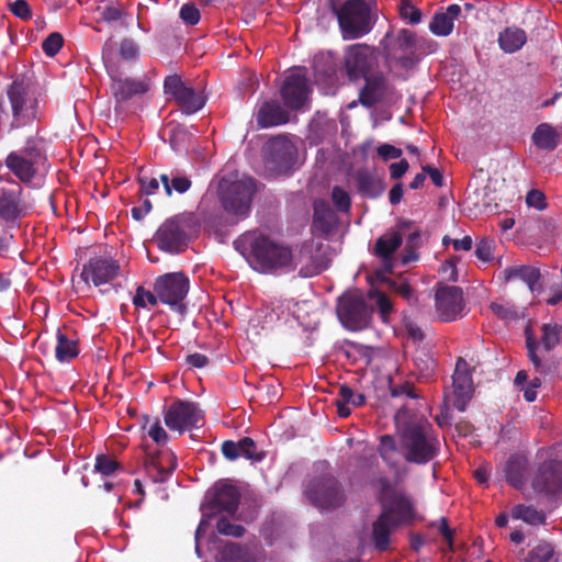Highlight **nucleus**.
Here are the masks:
<instances>
[{
    "instance_id": "1",
    "label": "nucleus",
    "mask_w": 562,
    "mask_h": 562,
    "mask_svg": "<svg viewBox=\"0 0 562 562\" xmlns=\"http://www.w3.org/2000/svg\"><path fill=\"white\" fill-rule=\"evenodd\" d=\"M235 248H249L248 260L262 273H286L295 270L292 248L265 234L247 233L234 241Z\"/></svg>"
},
{
    "instance_id": "2",
    "label": "nucleus",
    "mask_w": 562,
    "mask_h": 562,
    "mask_svg": "<svg viewBox=\"0 0 562 562\" xmlns=\"http://www.w3.org/2000/svg\"><path fill=\"white\" fill-rule=\"evenodd\" d=\"M400 447L404 459L409 463L426 464L440 451V440L426 419L412 420L401 430Z\"/></svg>"
},
{
    "instance_id": "3",
    "label": "nucleus",
    "mask_w": 562,
    "mask_h": 562,
    "mask_svg": "<svg viewBox=\"0 0 562 562\" xmlns=\"http://www.w3.org/2000/svg\"><path fill=\"white\" fill-rule=\"evenodd\" d=\"M199 223L194 213H180L166 220L155 234V241L159 249L179 254L184 251L189 241V234L195 232Z\"/></svg>"
},
{
    "instance_id": "4",
    "label": "nucleus",
    "mask_w": 562,
    "mask_h": 562,
    "mask_svg": "<svg viewBox=\"0 0 562 562\" xmlns=\"http://www.w3.org/2000/svg\"><path fill=\"white\" fill-rule=\"evenodd\" d=\"M34 204L20 182L8 181L7 186L0 188V224L7 228L18 226L20 220L32 212Z\"/></svg>"
},
{
    "instance_id": "5",
    "label": "nucleus",
    "mask_w": 562,
    "mask_h": 562,
    "mask_svg": "<svg viewBox=\"0 0 562 562\" xmlns=\"http://www.w3.org/2000/svg\"><path fill=\"white\" fill-rule=\"evenodd\" d=\"M337 20L345 40H356L373 29L371 10L364 0H346L337 11Z\"/></svg>"
},
{
    "instance_id": "6",
    "label": "nucleus",
    "mask_w": 562,
    "mask_h": 562,
    "mask_svg": "<svg viewBox=\"0 0 562 562\" xmlns=\"http://www.w3.org/2000/svg\"><path fill=\"white\" fill-rule=\"evenodd\" d=\"M373 307L359 292H347L339 296L336 314L341 325L352 331L367 328L372 319Z\"/></svg>"
},
{
    "instance_id": "7",
    "label": "nucleus",
    "mask_w": 562,
    "mask_h": 562,
    "mask_svg": "<svg viewBox=\"0 0 562 562\" xmlns=\"http://www.w3.org/2000/svg\"><path fill=\"white\" fill-rule=\"evenodd\" d=\"M257 191V182L251 177H243L239 180L221 186V201L224 210L237 216H247L250 211L254 194Z\"/></svg>"
},
{
    "instance_id": "8",
    "label": "nucleus",
    "mask_w": 562,
    "mask_h": 562,
    "mask_svg": "<svg viewBox=\"0 0 562 562\" xmlns=\"http://www.w3.org/2000/svg\"><path fill=\"white\" fill-rule=\"evenodd\" d=\"M189 278L184 272H169L159 276L154 283V290L162 304L169 305L180 315L187 311L183 300L189 292Z\"/></svg>"
},
{
    "instance_id": "9",
    "label": "nucleus",
    "mask_w": 562,
    "mask_h": 562,
    "mask_svg": "<svg viewBox=\"0 0 562 562\" xmlns=\"http://www.w3.org/2000/svg\"><path fill=\"white\" fill-rule=\"evenodd\" d=\"M305 495L313 505L324 509L337 508L346 498L341 484L330 473L311 480Z\"/></svg>"
},
{
    "instance_id": "10",
    "label": "nucleus",
    "mask_w": 562,
    "mask_h": 562,
    "mask_svg": "<svg viewBox=\"0 0 562 562\" xmlns=\"http://www.w3.org/2000/svg\"><path fill=\"white\" fill-rule=\"evenodd\" d=\"M165 425L172 431L182 435L193 428H198L200 423L204 420V412L198 403L176 400L165 411Z\"/></svg>"
},
{
    "instance_id": "11",
    "label": "nucleus",
    "mask_w": 562,
    "mask_h": 562,
    "mask_svg": "<svg viewBox=\"0 0 562 562\" xmlns=\"http://www.w3.org/2000/svg\"><path fill=\"white\" fill-rule=\"evenodd\" d=\"M239 499L240 493L235 485L225 481H218L209 491L201 510L203 516L209 519L222 512L232 515L237 512Z\"/></svg>"
},
{
    "instance_id": "12",
    "label": "nucleus",
    "mask_w": 562,
    "mask_h": 562,
    "mask_svg": "<svg viewBox=\"0 0 562 562\" xmlns=\"http://www.w3.org/2000/svg\"><path fill=\"white\" fill-rule=\"evenodd\" d=\"M531 487L535 493L549 499L562 495V461L550 459L541 462L533 474Z\"/></svg>"
},
{
    "instance_id": "13",
    "label": "nucleus",
    "mask_w": 562,
    "mask_h": 562,
    "mask_svg": "<svg viewBox=\"0 0 562 562\" xmlns=\"http://www.w3.org/2000/svg\"><path fill=\"white\" fill-rule=\"evenodd\" d=\"M263 154L268 170L274 173H286L295 164L297 150L288 138L277 136L267 142Z\"/></svg>"
},
{
    "instance_id": "14",
    "label": "nucleus",
    "mask_w": 562,
    "mask_h": 562,
    "mask_svg": "<svg viewBox=\"0 0 562 562\" xmlns=\"http://www.w3.org/2000/svg\"><path fill=\"white\" fill-rule=\"evenodd\" d=\"M164 89L165 93L171 95L186 114L196 113L206 102L203 91H195L188 87L178 75L167 76Z\"/></svg>"
},
{
    "instance_id": "15",
    "label": "nucleus",
    "mask_w": 562,
    "mask_h": 562,
    "mask_svg": "<svg viewBox=\"0 0 562 562\" xmlns=\"http://www.w3.org/2000/svg\"><path fill=\"white\" fill-rule=\"evenodd\" d=\"M323 244L314 239L304 240L294 254L295 268L301 265L299 274L311 278L322 273L329 266V258L322 252Z\"/></svg>"
},
{
    "instance_id": "16",
    "label": "nucleus",
    "mask_w": 562,
    "mask_h": 562,
    "mask_svg": "<svg viewBox=\"0 0 562 562\" xmlns=\"http://www.w3.org/2000/svg\"><path fill=\"white\" fill-rule=\"evenodd\" d=\"M375 63V50L367 44L350 45L345 52L344 68L350 81H357L371 74Z\"/></svg>"
},
{
    "instance_id": "17",
    "label": "nucleus",
    "mask_w": 562,
    "mask_h": 562,
    "mask_svg": "<svg viewBox=\"0 0 562 562\" xmlns=\"http://www.w3.org/2000/svg\"><path fill=\"white\" fill-rule=\"evenodd\" d=\"M311 93L312 88L306 75L301 69L286 75L280 87L283 104L292 111L301 110L308 101Z\"/></svg>"
},
{
    "instance_id": "18",
    "label": "nucleus",
    "mask_w": 562,
    "mask_h": 562,
    "mask_svg": "<svg viewBox=\"0 0 562 562\" xmlns=\"http://www.w3.org/2000/svg\"><path fill=\"white\" fill-rule=\"evenodd\" d=\"M122 268L117 260L110 257H92L82 267L81 279L94 286L113 282L122 276Z\"/></svg>"
},
{
    "instance_id": "19",
    "label": "nucleus",
    "mask_w": 562,
    "mask_h": 562,
    "mask_svg": "<svg viewBox=\"0 0 562 562\" xmlns=\"http://www.w3.org/2000/svg\"><path fill=\"white\" fill-rule=\"evenodd\" d=\"M380 505L381 514H386V518L393 520L395 526H409L416 519L414 499L405 491L393 492Z\"/></svg>"
},
{
    "instance_id": "20",
    "label": "nucleus",
    "mask_w": 562,
    "mask_h": 562,
    "mask_svg": "<svg viewBox=\"0 0 562 562\" xmlns=\"http://www.w3.org/2000/svg\"><path fill=\"white\" fill-rule=\"evenodd\" d=\"M362 79L364 85L359 91L358 101L367 109L384 102L393 93V86L382 71L371 72Z\"/></svg>"
},
{
    "instance_id": "21",
    "label": "nucleus",
    "mask_w": 562,
    "mask_h": 562,
    "mask_svg": "<svg viewBox=\"0 0 562 562\" xmlns=\"http://www.w3.org/2000/svg\"><path fill=\"white\" fill-rule=\"evenodd\" d=\"M435 307L441 321H456L463 310L462 289L439 283L435 293Z\"/></svg>"
},
{
    "instance_id": "22",
    "label": "nucleus",
    "mask_w": 562,
    "mask_h": 562,
    "mask_svg": "<svg viewBox=\"0 0 562 562\" xmlns=\"http://www.w3.org/2000/svg\"><path fill=\"white\" fill-rule=\"evenodd\" d=\"M452 404L460 411L464 412L469 402L473 396V380L469 363L459 358L456 363L454 373L452 375Z\"/></svg>"
},
{
    "instance_id": "23",
    "label": "nucleus",
    "mask_w": 562,
    "mask_h": 562,
    "mask_svg": "<svg viewBox=\"0 0 562 562\" xmlns=\"http://www.w3.org/2000/svg\"><path fill=\"white\" fill-rule=\"evenodd\" d=\"M144 467L154 483H164L176 470L177 458L169 449L146 451Z\"/></svg>"
},
{
    "instance_id": "24",
    "label": "nucleus",
    "mask_w": 562,
    "mask_h": 562,
    "mask_svg": "<svg viewBox=\"0 0 562 562\" xmlns=\"http://www.w3.org/2000/svg\"><path fill=\"white\" fill-rule=\"evenodd\" d=\"M413 225L412 221H400L396 231L390 229L376 239L373 254L383 260L387 271L392 269L391 260L394 252L403 243L402 232L409 229Z\"/></svg>"
},
{
    "instance_id": "25",
    "label": "nucleus",
    "mask_w": 562,
    "mask_h": 562,
    "mask_svg": "<svg viewBox=\"0 0 562 562\" xmlns=\"http://www.w3.org/2000/svg\"><path fill=\"white\" fill-rule=\"evenodd\" d=\"M108 74L111 78V90L117 103L128 101L134 95L144 94L148 86L142 81L123 77L115 67H108Z\"/></svg>"
},
{
    "instance_id": "26",
    "label": "nucleus",
    "mask_w": 562,
    "mask_h": 562,
    "mask_svg": "<svg viewBox=\"0 0 562 562\" xmlns=\"http://www.w3.org/2000/svg\"><path fill=\"white\" fill-rule=\"evenodd\" d=\"M288 110L276 100L265 101L256 114L257 125L261 128H268L285 124L290 121Z\"/></svg>"
},
{
    "instance_id": "27",
    "label": "nucleus",
    "mask_w": 562,
    "mask_h": 562,
    "mask_svg": "<svg viewBox=\"0 0 562 562\" xmlns=\"http://www.w3.org/2000/svg\"><path fill=\"white\" fill-rule=\"evenodd\" d=\"M528 459L524 454H512L504 463L503 473L506 482L515 488H521L526 482Z\"/></svg>"
},
{
    "instance_id": "28",
    "label": "nucleus",
    "mask_w": 562,
    "mask_h": 562,
    "mask_svg": "<svg viewBox=\"0 0 562 562\" xmlns=\"http://www.w3.org/2000/svg\"><path fill=\"white\" fill-rule=\"evenodd\" d=\"M355 180L358 192L367 199H376L381 196L386 189L384 180L367 169H359L356 172Z\"/></svg>"
},
{
    "instance_id": "29",
    "label": "nucleus",
    "mask_w": 562,
    "mask_h": 562,
    "mask_svg": "<svg viewBox=\"0 0 562 562\" xmlns=\"http://www.w3.org/2000/svg\"><path fill=\"white\" fill-rule=\"evenodd\" d=\"M4 164L5 167L20 180V182L25 184L31 183L41 170L34 164L15 151L8 154Z\"/></svg>"
},
{
    "instance_id": "30",
    "label": "nucleus",
    "mask_w": 562,
    "mask_h": 562,
    "mask_svg": "<svg viewBox=\"0 0 562 562\" xmlns=\"http://www.w3.org/2000/svg\"><path fill=\"white\" fill-rule=\"evenodd\" d=\"M503 273L506 282L514 279H519L528 285L532 293H539L541 291V272L539 268L532 266L508 267L504 270Z\"/></svg>"
},
{
    "instance_id": "31",
    "label": "nucleus",
    "mask_w": 562,
    "mask_h": 562,
    "mask_svg": "<svg viewBox=\"0 0 562 562\" xmlns=\"http://www.w3.org/2000/svg\"><path fill=\"white\" fill-rule=\"evenodd\" d=\"M461 14L459 4H450L446 12H438L434 15L429 30L437 36H448L453 30V22Z\"/></svg>"
},
{
    "instance_id": "32",
    "label": "nucleus",
    "mask_w": 562,
    "mask_h": 562,
    "mask_svg": "<svg viewBox=\"0 0 562 562\" xmlns=\"http://www.w3.org/2000/svg\"><path fill=\"white\" fill-rule=\"evenodd\" d=\"M395 526L393 520L386 518V514H381L372 524V542L374 548L381 552H384L390 547L391 533L398 528Z\"/></svg>"
},
{
    "instance_id": "33",
    "label": "nucleus",
    "mask_w": 562,
    "mask_h": 562,
    "mask_svg": "<svg viewBox=\"0 0 562 562\" xmlns=\"http://www.w3.org/2000/svg\"><path fill=\"white\" fill-rule=\"evenodd\" d=\"M533 145L541 150L553 151L560 143V133L549 123H540L531 135Z\"/></svg>"
},
{
    "instance_id": "34",
    "label": "nucleus",
    "mask_w": 562,
    "mask_h": 562,
    "mask_svg": "<svg viewBox=\"0 0 562 562\" xmlns=\"http://www.w3.org/2000/svg\"><path fill=\"white\" fill-rule=\"evenodd\" d=\"M498 45L507 54L519 50L527 42L526 32L519 27H506L498 35Z\"/></svg>"
},
{
    "instance_id": "35",
    "label": "nucleus",
    "mask_w": 562,
    "mask_h": 562,
    "mask_svg": "<svg viewBox=\"0 0 562 562\" xmlns=\"http://www.w3.org/2000/svg\"><path fill=\"white\" fill-rule=\"evenodd\" d=\"M7 94L11 104L12 115L19 121L26 106L27 89L23 80L15 79L7 90Z\"/></svg>"
},
{
    "instance_id": "36",
    "label": "nucleus",
    "mask_w": 562,
    "mask_h": 562,
    "mask_svg": "<svg viewBox=\"0 0 562 562\" xmlns=\"http://www.w3.org/2000/svg\"><path fill=\"white\" fill-rule=\"evenodd\" d=\"M336 216L326 202H318L314 205L313 226L321 233L328 235L334 231Z\"/></svg>"
},
{
    "instance_id": "37",
    "label": "nucleus",
    "mask_w": 562,
    "mask_h": 562,
    "mask_svg": "<svg viewBox=\"0 0 562 562\" xmlns=\"http://www.w3.org/2000/svg\"><path fill=\"white\" fill-rule=\"evenodd\" d=\"M57 345L55 347V357L59 362H69L79 355L78 340L68 337L60 329L56 334Z\"/></svg>"
},
{
    "instance_id": "38",
    "label": "nucleus",
    "mask_w": 562,
    "mask_h": 562,
    "mask_svg": "<svg viewBox=\"0 0 562 562\" xmlns=\"http://www.w3.org/2000/svg\"><path fill=\"white\" fill-rule=\"evenodd\" d=\"M159 180L168 196H171L173 192L183 194L192 187L191 179L178 171H171L170 175L161 173Z\"/></svg>"
},
{
    "instance_id": "39",
    "label": "nucleus",
    "mask_w": 562,
    "mask_h": 562,
    "mask_svg": "<svg viewBox=\"0 0 562 562\" xmlns=\"http://www.w3.org/2000/svg\"><path fill=\"white\" fill-rule=\"evenodd\" d=\"M510 515L513 519L522 520L531 526L544 525L547 521L546 513L532 505L518 504L512 508Z\"/></svg>"
},
{
    "instance_id": "40",
    "label": "nucleus",
    "mask_w": 562,
    "mask_h": 562,
    "mask_svg": "<svg viewBox=\"0 0 562 562\" xmlns=\"http://www.w3.org/2000/svg\"><path fill=\"white\" fill-rule=\"evenodd\" d=\"M14 151L26 158L40 169L44 167L47 160L42 140L37 138H27L24 146L20 150Z\"/></svg>"
},
{
    "instance_id": "41",
    "label": "nucleus",
    "mask_w": 562,
    "mask_h": 562,
    "mask_svg": "<svg viewBox=\"0 0 562 562\" xmlns=\"http://www.w3.org/2000/svg\"><path fill=\"white\" fill-rule=\"evenodd\" d=\"M97 12L100 15L98 22H104L106 24L120 22L121 25L127 26L124 21L127 13L121 3H113L112 1H109L104 5L98 7Z\"/></svg>"
},
{
    "instance_id": "42",
    "label": "nucleus",
    "mask_w": 562,
    "mask_h": 562,
    "mask_svg": "<svg viewBox=\"0 0 562 562\" xmlns=\"http://www.w3.org/2000/svg\"><path fill=\"white\" fill-rule=\"evenodd\" d=\"M378 452L381 459L385 462V464L390 468L397 467V443L393 436L383 435L380 437V443L378 447Z\"/></svg>"
},
{
    "instance_id": "43",
    "label": "nucleus",
    "mask_w": 562,
    "mask_h": 562,
    "mask_svg": "<svg viewBox=\"0 0 562 562\" xmlns=\"http://www.w3.org/2000/svg\"><path fill=\"white\" fill-rule=\"evenodd\" d=\"M525 336L528 359L533 364V368L537 372L540 374H547L549 372V368L542 362L541 358L537 353L538 342L532 334L530 326L525 328Z\"/></svg>"
},
{
    "instance_id": "44",
    "label": "nucleus",
    "mask_w": 562,
    "mask_h": 562,
    "mask_svg": "<svg viewBox=\"0 0 562 562\" xmlns=\"http://www.w3.org/2000/svg\"><path fill=\"white\" fill-rule=\"evenodd\" d=\"M562 327L559 324H543L541 326V344L546 351H551L559 345Z\"/></svg>"
},
{
    "instance_id": "45",
    "label": "nucleus",
    "mask_w": 562,
    "mask_h": 562,
    "mask_svg": "<svg viewBox=\"0 0 562 562\" xmlns=\"http://www.w3.org/2000/svg\"><path fill=\"white\" fill-rule=\"evenodd\" d=\"M554 557V547L548 541H540L526 558V562H551Z\"/></svg>"
},
{
    "instance_id": "46",
    "label": "nucleus",
    "mask_w": 562,
    "mask_h": 562,
    "mask_svg": "<svg viewBox=\"0 0 562 562\" xmlns=\"http://www.w3.org/2000/svg\"><path fill=\"white\" fill-rule=\"evenodd\" d=\"M223 558L227 562H257L241 546L229 542L224 547Z\"/></svg>"
},
{
    "instance_id": "47",
    "label": "nucleus",
    "mask_w": 562,
    "mask_h": 562,
    "mask_svg": "<svg viewBox=\"0 0 562 562\" xmlns=\"http://www.w3.org/2000/svg\"><path fill=\"white\" fill-rule=\"evenodd\" d=\"M236 449L238 458L244 457L248 460L257 462L263 459V454L257 452V445L250 437H244L236 441Z\"/></svg>"
},
{
    "instance_id": "48",
    "label": "nucleus",
    "mask_w": 562,
    "mask_h": 562,
    "mask_svg": "<svg viewBox=\"0 0 562 562\" xmlns=\"http://www.w3.org/2000/svg\"><path fill=\"white\" fill-rule=\"evenodd\" d=\"M413 361L419 375L427 378L434 372L435 360L429 352L425 350H417L414 355Z\"/></svg>"
},
{
    "instance_id": "49",
    "label": "nucleus",
    "mask_w": 562,
    "mask_h": 562,
    "mask_svg": "<svg viewBox=\"0 0 562 562\" xmlns=\"http://www.w3.org/2000/svg\"><path fill=\"white\" fill-rule=\"evenodd\" d=\"M120 467V462L111 456L101 453L95 457L94 471L104 476L113 474Z\"/></svg>"
},
{
    "instance_id": "50",
    "label": "nucleus",
    "mask_w": 562,
    "mask_h": 562,
    "mask_svg": "<svg viewBox=\"0 0 562 562\" xmlns=\"http://www.w3.org/2000/svg\"><path fill=\"white\" fill-rule=\"evenodd\" d=\"M158 301L159 295L155 292V290L151 292L142 285L136 288L135 295L133 297V304L137 308H145L147 304L155 306L157 305Z\"/></svg>"
},
{
    "instance_id": "51",
    "label": "nucleus",
    "mask_w": 562,
    "mask_h": 562,
    "mask_svg": "<svg viewBox=\"0 0 562 562\" xmlns=\"http://www.w3.org/2000/svg\"><path fill=\"white\" fill-rule=\"evenodd\" d=\"M372 485L378 487V502L381 504L387 499L393 492H401L402 490L394 488L391 480L386 475H379L372 480Z\"/></svg>"
},
{
    "instance_id": "52",
    "label": "nucleus",
    "mask_w": 562,
    "mask_h": 562,
    "mask_svg": "<svg viewBox=\"0 0 562 562\" xmlns=\"http://www.w3.org/2000/svg\"><path fill=\"white\" fill-rule=\"evenodd\" d=\"M216 529L221 535L234 538H240L246 532L245 527L231 522L226 517H222L217 520Z\"/></svg>"
},
{
    "instance_id": "53",
    "label": "nucleus",
    "mask_w": 562,
    "mask_h": 562,
    "mask_svg": "<svg viewBox=\"0 0 562 562\" xmlns=\"http://www.w3.org/2000/svg\"><path fill=\"white\" fill-rule=\"evenodd\" d=\"M415 34L406 29H402L395 38V46L397 49L406 53H412L415 47Z\"/></svg>"
},
{
    "instance_id": "54",
    "label": "nucleus",
    "mask_w": 562,
    "mask_h": 562,
    "mask_svg": "<svg viewBox=\"0 0 562 562\" xmlns=\"http://www.w3.org/2000/svg\"><path fill=\"white\" fill-rule=\"evenodd\" d=\"M64 38L60 33H50L42 43L43 52L49 56H55L63 47Z\"/></svg>"
},
{
    "instance_id": "55",
    "label": "nucleus",
    "mask_w": 562,
    "mask_h": 562,
    "mask_svg": "<svg viewBox=\"0 0 562 562\" xmlns=\"http://www.w3.org/2000/svg\"><path fill=\"white\" fill-rule=\"evenodd\" d=\"M180 19L187 24V25H196L201 20V13L200 10L196 8V5L192 2H187L180 8L179 12Z\"/></svg>"
},
{
    "instance_id": "56",
    "label": "nucleus",
    "mask_w": 562,
    "mask_h": 562,
    "mask_svg": "<svg viewBox=\"0 0 562 562\" xmlns=\"http://www.w3.org/2000/svg\"><path fill=\"white\" fill-rule=\"evenodd\" d=\"M331 200L337 210L348 212L351 206V200L347 191L341 187L335 186L331 190Z\"/></svg>"
},
{
    "instance_id": "57",
    "label": "nucleus",
    "mask_w": 562,
    "mask_h": 562,
    "mask_svg": "<svg viewBox=\"0 0 562 562\" xmlns=\"http://www.w3.org/2000/svg\"><path fill=\"white\" fill-rule=\"evenodd\" d=\"M338 396L342 403L352 404L356 407L363 405L366 402V396L363 394H356L353 390L346 384L339 387Z\"/></svg>"
},
{
    "instance_id": "58",
    "label": "nucleus",
    "mask_w": 562,
    "mask_h": 562,
    "mask_svg": "<svg viewBox=\"0 0 562 562\" xmlns=\"http://www.w3.org/2000/svg\"><path fill=\"white\" fill-rule=\"evenodd\" d=\"M494 240L487 237L482 238L475 247V256L483 262H490L493 259Z\"/></svg>"
},
{
    "instance_id": "59",
    "label": "nucleus",
    "mask_w": 562,
    "mask_h": 562,
    "mask_svg": "<svg viewBox=\"0 0 562 562\" xmlns=\"http://www.w3.org/2000/svg\"><path fill=\"white\" fill-rule=\"evenodd\" d=\"M402 19L408 20L412 24H417L422 20V12L413 5L408 0H403L400 7Z\"/></svg>"
},
{
    "instance_id": "60",
    "label": "nucleus",
    "mask_w": 562,
    "mask_h": 562,
    "mask_svg": "<svg viewBox=\"0 0 562 562\" xmlns=\"http://www.w3.org/2000/svg\"><path fill=\"white\" fill-rule=\"evenodd\" d=\"M147 434L157 445L162 446L168 441V434L161 426L159 418H155L149 425Z\"/></svg>"
},
{
    "instance_id": "61",
    "label": "nucleus",
    "mask_w": 562,
    "mask_h": 562,
    "mask_svg": "<svg viewBox=\"0 0 562 562\" xmlns=\"http://www.w3.org/2000/svg\"><path fill=\"white\" fill-rule=\"evenodd\" d=\"M119 54L123 59L134 60L138 56V46L132 38H123L120 43Z\"/></svg>"
},
{
    "instance_id": "62",
    "label": "nucleus",
    "mask_w": 562,
    "mask_h": 562,
    "mask_svg": "<svg viewBox=\"0 0 562 562\" xmlns=\"http://www.w3.org/2000/svg\"><path fill=\"white\" fill-rule=\"evenodd\" d=\"M526 203L529 207L542 211L547 207L546 195L542 191L532 189L527 193Z\"/></svg>"
},
{
    "instance_id": "63",
    "label": "nucleus",
    "mask_w": 562,
    "mask_h": 562,
    "mask_svg": "<svg viewBox=\"0 0 562 562\" xmlns=\"http://www.w3.org/2000/svg\"><path fill=\"white\" fill-rule=\"evenodd\" d=\"M10 10L15 16L22 20H29L32 16L30 4L25 0H15L10 4Z\"/></svg>"
},
{
    "instance_id": "64",
    "label": "nucleus",
    "mask_w": 562,
    "mask_h": 562,
    "mask_svg": "<svg viewBox=\"0 0 562 562\" xmlns=\"http://www.w3.org/2000/svg\"><path fill=\"white\" fill-rule=\"evenodd\" d=\"M159 178H149L146 176L138 177L140 193L145 195H151L156 193L159 188Z\"/></svg>"
}]
</instances>
